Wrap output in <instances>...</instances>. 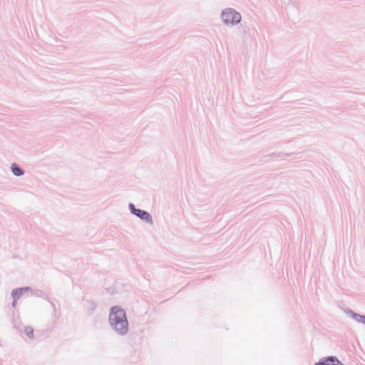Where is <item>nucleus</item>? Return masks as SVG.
I'll return each instance as SVG.
<instances>
[{"label": "nucleus", "mask_w": 365, "mask_h": 365, "mask_svg": "<svg viewBox=\"0 0 365 365\" xmlns=\"http://www.w3.org/2000/svg\"><path fill=\"white\" fill-rule=\"evenodd\" d=\"M359 319H358L359 322L365 324V317L364 316H359Z\"/></svg>", "instance_id": "obj_8"}, {"label": "nucleus", "mask_w": 365, "mask_h": 365, "mask_svg": "<svg viewBox=\"0 0 365 365\" xmlns=\"http://www.w3.org/2000/svg\"><path fill=\"white\" fill-rule=\"evenodd\" d=\"M130 207L132 212L138 216L139 217H140L142 220H144L149 222H152L151 216L148 212L135 208L133 205H130Z\"/></svg>", "instance_id": "obj_3"}, {"label": "nucleus", "mask_w": 365, "mask_h": 365, "mask_svg": "<svg viewBox=\"0 0 365 365\" xmlns=\"http://www.w3.org/2000/svg\"><path fill=\"white\" fill-rule=\"evenodd\" d=\"M33 332H34L33 329H32V328H31V327H27V328H26V329H25V333H26V334L29 337H30V338L33 337Z\"/></svg>", "instance_id": "obj_6"}, {"label": "nucleus", "mask_w": 365, "mask_h": 365, "mask_svg": "<svg viewBox=\"0 0 365 365\" xmlns=\"http://www.w3.org/2000/svg\"><path fill=\"white\" fill-rule=\"evenodd\" d=\"M11 170L13 173L16 176H20L24 174V171L19 168L16 164L11 165Z\"/></svg>", "instance_id": "obj_5"}, {"label": "nucleus", "mask_w": 365, "mask_h": 365, "mask_svg": "<svg viewBox=\"0 0 365 365\" xmlns=\"http://www.w3.org/2000/svg\"><path fill=\"white\" fill-rule=\"evenodd\" d=\"M222 19L226 24H235L240 21L241 15L232 9H227L222 13Z\"/></svg>", "instance_id": "obj_2"}, {"label": "nucleus", "mask_w": 365, "mask_h": 365, "mask_svg": "<svg viewBox=\"0 0 365 365\" xmlns=\"http://www.w3.org/2000/svg\"><path fill=\"white\" fill-rule=\"evenodd\" d=\"M111 326L119 333L124 334L128 329V321L123 309L115 307L110 313Z\"/></svg>", "instance_id": "obj_1"}, {"label": "nucleus", "mask_w": 365, "mask_h": 365, "mask_svg": "<svg viewBox=\"0 0 365 365\" xmlns=\"http://www.w3.org/2000/svg\"><path fill=\"white\" fill-rule=\"evenodd\" d=\"M315 365H343L335 357H328L324 359L322 361L316 363Z\"/></svg>", "instance_id": "obj_4"}, {"label": "nucleus", "mask_w": 365, "mask_h": 365, "mask_svg": "<svg viewBox=\"0 0 365 365\" xmlns=\"http://www.w3.org/2000/svg\"><path fill=\"white\" fill-rule=\"evenodd\" d=\"M23 290H24V289L14 290L13 296L15 297L16 296L21 294L22 293Z\"/></svg>", "instance_id": "obj_7"}]
</instances>
